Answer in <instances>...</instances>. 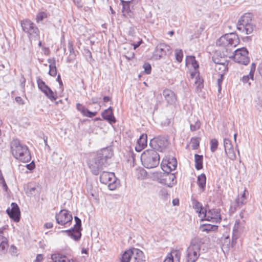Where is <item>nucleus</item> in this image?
Returning a JSON list of instances; mask_svg holds the SVG:
<instances>
[{
  "label": "nucleus",
  "instance_id": "f257e3e1",
  "mask_svg": "<svg viewBox=\"0 0 262 262\" xmlns=\"http://www.w3.org/2000/svg\"><path fill=\"white\" fill-rule=\"evenodd\" d=\"M114 155V151L111 147H107L101 149L94 154L88 162V165L94 175H98L110 163V160Z\"/></svg>",
  "mask_w": 262,
  "mask_h": 262
},
{
  "label": "nucleus",
  "instance_id": "f03ea898",
  "mask_svg": "<svg viewBox=\"0 0 262 262\" xmlns=\"http://www.w3.org/2000/svg\"><path fill=\"white\" fill-rule=\"evenodd\" d=\"M11 152L17 160L23 162H28L31 159L30 150L28 146L21 143L17 139H13L10 143Z\"/></svg>",
  "mask_w": 262,
  "mask_h": 262
},
{
  "label": "nucleus",
  "instance_id": "7ed1b4c3",
  "mask_svg": "<svg viewBox=\"0 0 262 262\" xmlns=\"http://www.w3.org/2000/svg\"><path fill=\"white\" fill-rule=\"evenodd\" d=\"M203 245L204 242L201 238L194 237L192 238L186 250V262H195L200 256Z\"/></svg>",
  "mask_w": 262,
  "mask_h": 262
},
{
  "label": "nucleus",
  "instance_id": "20e7f679",
  "mask_svg": "<svg viewBox=\"0 0 262 262\" xmlns=\"http://www.w3.org/2000/svg\"><path fill=\"white\" fill-rule=\"evenodd\" d=\"M143 165L146 168L156 167L160 163V155L154 149H148L144 151L141 156Z\"/></svg>",
  "mask_w": 262,
  "mask_h": 262
},
{
  "label": "nucleus",
  "instance_id": "39448f33",
  "mask_svg": "<svg viewBox=\"0 0 262 262\" xmlns=\"http://www.w3.org/2000/svg\"><path fill=\"white\" fill-rule=\"evenodd\" d=\"M252 15L250 13H245L239 19L237 29L238 30L250 34L253 32L255 26L252 23Z\"/></svg>",
  "mask_w": 262,
  "mask_h": 262
},
{
  "label": "nucleus",
  "instance_id": "423d86ee",
  "mask_svg": "<svg viewBox=\"0 0 262 262\" xmlns=\"http://www.w3.org/2000/svg\"><path fill=\"white\" fill-rule=\"evenodd\" d=\"M239 43L237 35L234 33L226 34L216 41V45L223 47H236Z\"/></svg>",
  "mask_w": 262,
  "mask_h": 262
},
{
  "label": "nucleus",
  "instance_id": "0eeeda50",
  "mask_svg": "<svg viewBox=\"0 0 262 262\" xmlns=\"http://www.w3.org/2000/svg\"><path fill=\"white\" fill-rule=\"evenodd\" d=\"M186 63L187 65L191 64L193 67V70H190V79L194 80V82H203L204 80L201 79L200 73L198 70L199 65L195 60L194 56H187L186 58Z\"/></svg>",
  "mask_w": 262,
  "mask_h": 262
},
{
  "label": "nucleus",
  "instance_id": "6e6552de",
  "mask_svg": "<svg viewBox=\"0 0 262 262\" xmlns=\"http://www.w3.org/2000/svg\"><path fill=\"white\" fill-rule=\"evenodd\" d=\"M74 220L75 221V224L73 228H71L69 230H62L61 232L67 233L68 236L74 241H78L81 237V220L77 216L74 217Z\"/></svg>",
  "mask_w": 262,
  "mask_h": 262
},
{
  "label": "nucleus",
  "instance_id": "1a4fd4ad",
  "mask_svg": "<svg viewBox=\"0 0 262 262\" xmlns=\"http://www.w3.org/2000/svg\"><path fill=\"white\" fill-rule=\"evenodd\" d=\"M20 25L23 31L27 33L30 37H37L39 36L38 28L30 19H25L21 20Z\"/></svg>",
  "mask_w": 262,
  "mask_h": 262
},
{
  "label": "nucleus",
  "instance_id": "9d476101",
  "mask_svg": "<svg viewBox=\"0 0 262 262\" xmlns=\"http://www.w3.org/2000/svg\"><path fill=\"white\" fill-rule=\"evenodd\" d=\"M248 55V51L246 48L238 49L234 51V60L238 63L247 65L250 61Z\"/></svg>",
  "mask_w": 262,
  "mask_h": 262
},
{
  "label": "nucleus",
  "instance_id": "9b49d317",
  "mask_svg": "<svg viewBox=\"0 0 262 262\" xmlns=\"http://www.w3.org/2000/svg\"><path fill=\"white\" fill-rule=\"evenodd\" d=\"M149 145L152 148L151 149H154L157 152L158 151L162 152L166 147L167 141L162 137L154 138L150 140Z\"/></svg>",
  "mask_w": 262,
  "mask_h": 262
},
{
  "label": "nucleus",
  "instance_id": "f8f14e48",
  "mask_svg": "<svg viewBox=\"0 0 262 262\" xmlns=\"http://www.w3.org/2000/svg\"><path fill=\"white\" fill-rule=\"evenodd\" d=\"M55 219L57 224L60 225H66L72 222L73 217L68 210L63 209L60 210L58 213H56Z\"/></svg>",
  "mask_w": 262,
  "mask_h": 262
},
{
  "label": "nucleus",
  "instance_id": "ddd939ff",
  "mask_svg": "<svg viewBox=\"0 0 262 262\" xmlns=\"http://www.w3.org/2000/svg\"><path fill=\"white\" fill-rule=\"evenodd\" d=\"M11 208H8L6 210V212L9 216L16 222L20 220V211L18 205L16 203H12Z\"/></svg>",
  "mask_w": 262,
  "mask_h": 262
},
{
  "label": "nucleus",
  "instance_id": "4468645a",
  "mask_svg": "<svg viewBox=\"0 0 262 262\" xmlns=\"http://www.w3.org/2000/svg\"><path fill=\"white\" fill-rule=\"evenodd\" d=\"M39 89L51 100L54 101L57 98V94L54 92L46 83H37Z\"/></svg>",
  "mask_w": 262,
  "mask_h": 262
},
{
  "label": "nucleus",
  "instance_id": "2eb2a0df",
  "mask_svg": "<svg viewBox=\"0 0 262 262\" xmlns=\"http://www.w3.org/2000/svg\"><path fill=\"white\" fill-rule=\"evenodd\" d=\"M203 215L205 220L207 221L212 220L213 222H217L221 220L220 212L216 209H209L208 211L205 209Z\"/></svg>",
  "mask_w": 262,
  "mask_h": 262
},
{
  "label": "nucleus",
  "instance_id": "dca6fc26",
  "mask_svg": "<svg viewBox=\"0 0 262 262\" xmlns=\"http://www.w3.org/2000/svg\"><path fill=\"white\" fill-rule=\"evenodd\" d=\"M163 95L167 103L169 105H176L177 99L174 92L170 90H165L163 92Z\"/></svg>",
  "mask_w": 262,
  "mask_h": 262
},
{
  "label": "nucleus",
  "instance_id": "f3484780",
  "mask_svg": "<svg viewBox=\"0 0 262 262\" xmlns=\"http://www.w3.org/2000/svg\"><path fill=\"white\" fill-rule=\"evenodd\" d=\"M155 55L158 56L160 58L163 55L170 54V47L165 43H160L157 46L155 51Z\"/></svg>",
  "mask_w": 262,
  "mask_h": 262
},
{
  "label": "nucleus",
  "instance_id": "a211bd4d",
  "mask_svg": "<svg viewBox=\"0 0 262 262\" xmlns=\"http://www.w3.org/2000/svg\"><path fill=\"white\" fill-rule=\"evenodd\" d=\"M102 118L107 120L113 127H114V124L115 123V117L113 115V108L110 106L108 108L104 110L102 113Z\"/></svg>",
  "mask_w": 262,
  "mask_h": 262
},
{
  "label": "nucleus",
  "instance_id": "6ab92c4d",
  "mask_svg": "<svg viewBox=\"0 0 262 262\" xmlns=\"http://www.w3.org/2000/svg\"><path fill=\"white\" fill-rule=\"evenodd\" d=\"M177 166V161L176 158H172L168 160L167 163L162 164V168L164 171L168 173L174 170Z\"/></svg>",
  "mask_w": 262,
  "mask_h": 262
},
{
  "label": "nucleus",
  "instance_id": "aec40b11",
  "mask_svg": "<svg viewBox=\"0 0 262 262\" xmlns=\"http://www.w3.org/2000/svg\"><path fill=\"white\" fill-rule=\"evenodd\" d=\"M147 137L146 134H142L140 136L137 141V144L135 147L137 151L140 152L147 145Z\"/></svg>",
  "mask_w": 262,
  "mask_h": 262
},
{
  "label": "nucleus",
  "instance_id": "412c9836",
  "mask_svg": "<svg viewBox=\"0 0 262 262\" xmlns=\"http://www.w3.org/2000/svg\"><path fill=\"white\" fill-rule=\"evenodd\" d=\"M8 246L7 238L0 234V255L7 253Z\"/></svg>",
  "mask_w": 262,
  "mask_h": 262
},
{
  "label": "nucleus",
  "instance_id": "4be33fe9",
  "mask_svg": "<svg viewBox=\"0 0 262 262\" xmlns=\"http://www.w3.org/2000/svg\"><path fill=\"white\" fill-rule=\"evenodd\" d=\"M134 262H144L145 261V257L143 252L138 249L133 248Z\"/></svg>",
  "mask_w": 262,
  "mask_h": 262
},
{
  "label": "nucleus",
  "instance_id": "5701e85b",
  "mask_svg": "<svg viewBox=\"0 0 262 262\" xmlns=\"http://www.w3.org/2000/svg\"><path fill=\"white\" fill-rule=\"evenodd\" d=\"M237 238H234L233 236L232 237V241L231 243L230 238L229 236L225 237L223 240L222 241V249H226L228 250L229 249L230 247H233L235 244L236 243V240Z\"/></svg>",
  "mask_w": 262,
  "mask_h": 262
},
{
  "label": "nucleus",
  "instance_id": "b1692460",
  "mask_svg": "<svg viewBox=\"0 0 262 262\" xmlns=\"http://www.w3.org/2000/svg\"><path fill=\"white\" fill-rule=\"evenodd\" d=\"M134 255L133 248L126 250L119 257L120 262H130Z\"/></svg>",
  "mask_w": 262,
  "mask_h": 262
},
{
  "label": "nucleus",
  "instance_id": "393cba45",
  "mask_svg": "<svg viewBox=\"0 0 262 262\" xmlns=\"http://www.w3.org/2000/svg\"><path fill=\"white\" fill-rule=\"evenodd\" d=\"M51 259L53 262H71L66 255L59 253L52 254Z\"/></svg>",
  "mask_w": 262,
  "mask_h": 262
},
{
  "label": "nucleus",
  "instance_id": "a878e982",
  "mask_svg": "<svg viewBox=\"0 0 262 262\" xmlns=\"http://www.w3.org/2000/svg\"><path fill=\"white\" fill-rule=\"evenodd\" d=\"M113 176L115 177L114 172H108L105 171H103L102 173H101L99 179L100 181L103 184H107L108 182L112 180V176Z\"/></svg>",
  "mask_w": 262,
  "mask_h": 262
},
{
  "label": "nucleus",
  "instance_id": "bb28decb",
  "mask_svg": "<svg viewBox=\"0 0 262 262\" xmlns=\"http://www.w3.org/2000/svg\"><path fill=\"white\" fill-rule=\"evenodd\" d=\"M176 178V176L174 174L169 173L168 172L167 173L166 175L165 176V178L163 179L162 180L165 182V185H167L169 187H171L175 183L174 181Z\"/></svg>",
  "mask_w": 262,
  "mask_h": 262
},
{
  "label": "nucleus",
  "instance_id": "cd10ccee",
  "mask_svg": "<svg viewBox=\"0 0 262 262\" xmlns=\"http://www.w3.org/2000/svg\"><path fill=\"white\" fill-rule=\"evenodd\" d=\"M206 177L205 174L202 173L198 177V184L201 189V191L203 192L205 190L206 186Z\"/></svg>",
  "mask_w": 262,
  "mask_h": 262
},
{
  "label": "nucleus",
  "instance_id": "c85d7f7f",
  "mask_svg": "<svg viewBox=\"0 0 262 262\" xmlns=\"http://www.w3.org/2000/svg\"><path fill=\"white\" fill-rule=\"evenodd\" d=\"M246 190L244 191L242 195L239 197V196L235 200V205L234 206V209H236V207H239L246 203Z\"/></svg>",
  "mask_w": 262,
  "mask_h": 262
},
{
  "label": "nucleus",
  "instance_id": "c756f323",
  "mask_svg": "<svg viewBox=\"0 0 262 262\" xmlns=\"http://www.w3.org/2000/svg\"><path fill=\"white\" fill-rule=\"evenodd\" d=\"M68 47L70 52V54L67 58V62L71 63L73 61L76 57V53L74 50L73 45L71 42H69L68 45Z\"/></svg>",
  "mask_w": 262,
  "mask_h": 262
},
{
  "label": "nucleus",
  "instance_id": "7c9ffc66",
  "mask_svg": "<svg viewBox=\"0 0 262 262\" xmlns=\"http://www.w3.org/2000/svg\"><path fill=\"white\" fill-rule=\"evenodd\" d=\"M48 62L50 63L49 73L51 76H54L56 75L55 60L54 59H49Z\"/></svg>",
  "mask_w": 262,
  "mask_h": 262
},
{
  "label": "nucleus",
  "instance_id": "2f4dec72",
  "mask_svg": "<svg viewBox=\"0 0 262 262\" xmlns=\"http://www.w3.org/2000/svg\"><path fill=\"white\" fill-rule=\"evenodd\" d=\"M203 156L195 154L194 155L195 167L197 170H200L203 167Z\"/></svg>",
  "mask_w": 262,
  "mask_h": 262
},
{
  "label": "nucleus",
  "instance_id": "473e14b6",
  "mask_svg": "<svg viewBox=\"0 0 262 262\" xmlns=\"http://www.w3.org/2000/svg\"><path fill=\"white\" fill-rule=\"evenodd\" d=\"M168 256H172L173 262H179L181 257V252L179 250H173L170 253L168 254Z\"/></svg>",
  "mask_w": 262,
  "mask_h": 262
},
{
  "label": "nucleus",
  "instance_id": "72a5a7b5",
  "mask_svg": "<svg viewBox=\"0 0 262 262\" xmlns=\"http://www.w3.org/2000/svg\"><path fill=\"white\" fill-rule=\"evenodd\" d=\"M255 72V67H254L253 69H251L249 72V74L247 75H244L242 80L243 82H248L249 80H254V74Z\"/></svg>",
  "mask_w": 262,
  "mask_h": 262
},
{
  "label": "nucleus",
  "instance_id": "f704fd0d",
  "mask_svg": "<svg viewBox=\"0 0 262 262\" xmlns=\"http://www.w3.org/2000/svg\"><path fill=\"white\" fill-rule=\"evenodd\" d=\"M73 2L77 7L82 8L84 4L89 5H93L95 3V0H86V2H84V3H83L81 0H73Z\"/></svg>",
  "mask_w": 262,
  "mask_h": 262
},
{
  "label": "nucleus",
  "instance_id": "c9c22d12",
  "mask_svg": "<svg viewBox=\"0 0 262 262\" xmlns=\"http://www.w3.org/2000/svg\"><path fill=\"white\" fill-rule=\"evenodd\" d=\"M192 204L196 212H198L200 215L203 214V212L204 211L205 209L203 208L201 204L196 200H193Z\"/></svg>",
  "mask_w": 262,
  "mask_h": 262
},
{
  "label": "nucleus",
  "instance_id": "e433bc0d",
  "mask_svg": "<svg viewBox=\"0 0 262 262\" xmlns=\"http://www.w3.org/2000/svg\"><path fill=\"white\" fill-rule=\"evenodd\" d=\"M122 6V11L123 13H128L130 12L129 1L120 0Z\"/></svg>",
  "mask_w": 262,
  "mask_h": 262
},
{
  "label": "nucleus",
  "instance_id": "4c0bfd02",
  "mask_svg": "<svg viewBox=\"0 0 262 262\" xmlns=\"http://www.w3.org/2000/svg\"><path fill=\"white\" fill-rule=\"evenodd\" d=\"M160 198L165 201H170V195L166 189H162L160 192Z\"/></svg>",
  "mask_w": 262,
  "mask_h": 262
},
{
  "label": "nucleus",
  "instance_id": "58836bf2",
  "mask_svg": "<svg viewBox=\"0 0 262 262\" xmlns=\"http://www.w3.org/2000/svg\"><path fill=\"white\" fill-rule=\"evenodd\" d=\"M224 73H221L215 71L213 74V79L214 80L216 81V82H222L224 80Z\"/></svg>",
  "mask_w": 262,
  "mask_h": 262
},
{
  "label": "nucleus",
  "instance_id": "ea45409f",
  "mask_svg": "<svg viewBox=\"0 0 262 262\" xmlns=\"http://www.w3.org/2000/svg\"><path fill=\"white\" fill-rule=\"evenodd\" d=\"M225 152L228 158L231 160H234L236 159V155L234 152L233 147L225 150Z\"/></svg>",
  "mask_w": 262,
  "mask_h": 262
},
{
  "label": "nucleus",
  "instance_id": "a19ab883",
  "mask_svg": "<svg viewBox=\"0 0 262 262\" xmlns=\"http://www.w3.org/2000/svg\"><path fill=\"white\" fill-rule=\"evenodd\" d=\"M47 17V14L46 13L44 12H41L38 13L36 17V22L37 23H40L45 18Z\"/></svg>",
  "mask_w": 262,
  "mask_h": 262
},
{
  "label": "nucleus",
  "instance_id": "79ce46f5",
  "mask_svg": "<svg viewBox=\"0 0 262 262\" xmlns=\"http://www.w3.org/2000/svg\"><path fill=\"white\" fill-rule=\"evenodd\" d=\"M218 226L216 225H212L210 224L204 225L203 227V231H215L217 229Z\"/></svg>",
  "mask_w": 262,
  "mask_h": 262
},
{
  "label": "nucleus",
  "instance_id": "37998d69",
  "mask_svg": "<svg viewBox=\"0 0 262 262\" xmlns=\"http://www.w3.org/2000/svg\"><path fill=\"white\" fill-rule=\"evenodd\" d=\"M218 146V141L215 139H213L210 141V150L211 152H214L216 151Z\"/></svg>",
  "mask_w": 262,
  "mask_h": 262
},
{
  "label": "nucleus",
  "instance_id": "c03bdc74",
  "mask_svg": "<svg viewBox=\"0 0 262 262\" xmlns=\"http://www.w3.org/2000/svg\"><path fill=\"white\" fill-rule=\"evenodd\" d=\"M191 146L193 149H196L199 146L200 139L199 138H192L191 140Z\"/></svg>",
  "mask_w": 262,
  "mask_h": 262
},
{
  "label": "nucleus",
  "instance_id": "a18cd8bd",
  "mask_svg": "<svg viewBox=\"0 0 262 262\" xmlns=\"http://www.w3.org/2000/svg\"><path fill=\"white\" fill-rule=\"evenodd\" d=\"M176 58L178 62H181L182 60L183 54L182 50L177 49L175 51Z\"/></svg>",
  "mask_w": 262,
  "mask_h": 262
},
{
  "label": "nucleus",
  "instance_id": "49530a36",
  "mask_svg": "<svg viewBox=\"0 0 262 262\" xmlns=\"http://www.w3.org/2000/svg\"><path fill=\"white\" fill-rule=\"evenodd\" d=\"M224 146L225 148V151L227 149H230L233 148V145L232 144L231 141L229 139H224Z\"/></svg>",
  "mask_w": 262,
  "mask_h": 262
},
{
  "label": "nucleus",
  "instance_id": "de8ad7c7",
  "mask_svg": "<svg viewBox=\"0 0 262 262\" xmlns=\"http://www.w3.org/2000/svg\"><path fill=\"white\" fill-rule=\"evenodd\" d=\"M0 184L2 185L4 190L6 192H7L8 191V187L7 186V185L5 182L3 174L1 170H0Z\"/></svg>",
  "mask_w": 262,
  "mask_h": 262
},
{
  "label": "nucleus",
  "instance_id": "09e8293b",
  "mask_svg": "<svg viewBox=\"0 0 262 262\" xmlns=\"http://www.w3.org/2000/svg\"><path fill=\"white\" fill-rule=\"evenodd\" d=\"M201 123L198 120L195 122V123L194 124H190V129L191 131H195L197 129H198L200 127Z\"/></svg>",
  "mask_w": 262,
  "mask_h": 262
},
{
  "label": "nucleus",
  "instance_id": "8fccbe9b",
  "mask_svg": "<svg viewBox=\"0 0 262 262\" xmlns=\"http://www.w3.org/2000/svg\"><path fill=\"white\" fill-rule=\"evenodd\" d=\"M83 116L88 117H93L96 115V112H93L89 111L86 108H85L84 112L82 114Z\"/></svg>",
  "mask_w": 262,
  "mask_h": 262
},
{
  "label": "nucleus",
  "instance_id": "3c124183",
  "mask_svg": "<svg viewBox=\"0 0 262 262\" xmlns=\"http://www.w3.org/2000/svg\"><path fill=\"white\" fill-rule=\"evenodd\" d=\"M243 223L244 222H243V221H241L238 219L236 220L235 224H234V228H233V231H237L238 230V229L240 228L241 226L243 225Z\"/></svg>",
  "mask_w": 262,
  "mask_h": 262
},
{
  "label": "nucleus",
  "instance_id": "603ef678",
  "mask_svg": "<svg viewBox=\"0 0 262 262\" xmlns=\"http://www.w3.org/2000/svg\"><path fill=\"white\" fill-rule=\"evenodd\" d=\"M144 71L147 74H149L151 72V67L149 63L145 62L143 65Z\"/></svg>",
  "mask_w": 262,
  "mask_h": 262
},
{
  "label": "nucleus",
  "instance_id": "864d4df0",
  "mask_svg": "<svg viewBox=\"0 0 262 262\" xmlns=\"http://www.w3.org/2000/svg\"><path fill=\"white\" fill-rule=\"evenodd\" d=\"M76 108L78 111H80L83 114L86 107L82 104L78 103L76 104Z\"/></svg>",
  "mask_w": 262,
  "mask_h": 262
},
{
  "label": "nucleus",
  "instance_id": "5fc2aeb1",
  "mask_svg": "<svg viewBox=\"0 0 262 262\" xmlns=\"http://www.w3.org/2000/svg\"><path fill=\"white\" fill-rule=\"evenodd\" d=\"M35 165L33 161H32L30 164H27L26 167L29 170H32L35 168Z\"/></svg>",
  "mask_w": 262,
  "mask_h": 262
},
{
  "label": "nucleus",
  "instance_id": "6e6d98bb",
  "mask_svg": "<svg viewBox=\"0 0 262 262\" xmlns=\"http://www.w3.org/2000/svg\"><path fill=\"white\" fill-rule=\"evenodd\" d=\"M239 216H240L241 219H242L243 222H245V219H246V217L245 216V211L244 210H243L241 211V212L239 214Z\"/></svg>",
  "mask_w": 262,
  "mask_h": 262
},
{
  "label": "nucleus",
  "instance_id": "4d7b16f0",
  "mask_svg": "<svg viewBox=\"0 0 262 262\" xmlns=\"http://www.w3.org/2000/svg\"><path fill=\"white\" fill-rule=\"evenodd\" d=\"M108 188L110 190H115V180L112 183H110L108 185Z\"/></svg>",
  "mask_w": 262,
  "mask_h": 262
},
{
  "label": "nucleus",
  "instance_id": "13d9d810",
  "mask_svg": "<svg viewBox=\"0 0 262 262\" xmlns=\"http://www.w3.org/2000/svg\"><path fill=\"white\" fill-rule=\"evenodd\" d=\"M42 259L43 257L41 254H37L34 262H41Z\"/></svg>",
  "mask_w": 262,
  "mask_h": 262
},
{
  "label": "nucleus",
  "instance_id": "bf43d9fd",
  "mask_svg": "<svg viewBox=\"0 0 262 262\" xmlns=\"http://www.w3.org/2000/svg\"><path fill=\"white\" fill-rule=\"evenodd\" d=\"M195 84H198L196 85V90L197 91L199 92V91H201L202 89L204 87V83H195Z\"/></svg>",
  "mask_w": 262,
  "mask_h": 262
},
{
  "label": "nucleus",
  "instance_id": "052dcab7",
  "mask_svg": "<svg viewBox=\"0 0 262 262\" xmlns=\"http://www.w3.org/2000/svg\"><path fill=\"white\" fill-rule=\"evenodd\" d=\"M15 101L16 102H17L19 104H24L23 100L22 98L20 97H15Z\"/></svg>",
  "mask_w": 262,
  "mask_h": 262
},
{
  "label": "nucleus",
  "instance_id": "680f3d73",
  "mask_svg": "<svg viewBox=\"0 0 262 262\" xmlns=\"http://www.w3.org/2000/svg\"><path fill=\"white\" fill-rule=\"evenodd\" d=\"M16 248L14 245H12L10 247V251L12 254H15L16 253Z\"/></svg>",
  "mask_w": 262,
  "mask_h": 262
},
{
  "label": "nucleus",
  "instance_id": "e2e57ef3",
  "mask_svg": "<svg viewBox=\"0 0 262 262\" xmlns=\"http://www.w3.org/2000/svg\"><path fill=\"white\" fill-rule=\"evenodd\" d=\"M47 140H48V137L47 136H44L43 137V140H44V143H45V146L48 148V149L50 150V147L48 144Z\"/></svg>",
  "mask_w": 262,
  "mask_h": 262
},
{
  "label": "nucleus",
  "instance_id": "0e129e2a",
  "mask_svg": "<svg viewBox=\"0 0 262 262\" xmlns=\"http://www.w3.org/2000/svg\"><path fill=\"white\" fill-rule=\"evenodd\" d=\"M125 56L128 60H130L134 57V53H129V54H128V55H125Z\"/></svg>",
  "mask_w": 262,
  "mask_h": 262
},
{
  "label": "nucleus",
  "instance_id": "69168bd1",
  "mask_svg": "<svg viewBox=\"0 0 262 262\" xmlns=\"http://www.w3.org/2000/svg\"><path fill=\"white\" fill-rule=\"evenodd\" d=\"M35 190H36V188L33 187H31L29 189V193L31 195H35Z\"/></svg>",
  "mask_w": 262,
  "mask_h": 262
},
{
  "label": "nucleus",
  "instance_id": "338daca9",
  "mask_svg": "<svg viewBox=\"0 0 262 262\" xmlns=\"http://www.w3.org/2000/svg\"><path fill=\"white\" fill-rule=\"evenodd\" d=\"M163 262H173L172 256H168L165 258Z\"/></svg>",
  "mask_w": 262,
  "mask_h": 262
},
{
  "label": "nucleus",
  "instance_id": "774afa93",
  "mask_svg": "<svg viewBox=\"0 0 262 262\" xmlns=\"http://www.w3.org/2000/svg\"><path fill=\"white\" fill-rule=\"evenodd\" d=\"M44 227L47 229H50L53 227V224L52 223H46Z\"/></svg>",
  "mask_w": 262,
  "mask_h": 262
}]
</instances>
